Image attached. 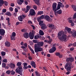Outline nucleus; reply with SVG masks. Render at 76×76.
Instances as JSON below:
<instances>
[{"label":"nucleus","instance_id":"obj_1","mask_svg":"<svg viewBox=\"0 0 76 76\" xmlns=\"http://www.w3.org/2000/svg\"><path fill=\"white\" fill-rule=\"evenodd\" d=\"M44 45V42H39L37 44H35L34 46L35 52V53L41 52L43 51V48L41 47Z\"/></svg>","mask_w":76,"mask_h":76},{"label":"nucleus","instance_id":"obj_2","mask_svg":"<svg viewBox=\"0 0 76 76\" xmlns=\"http://www.w3.org/2000/svg\"><path fill=\"white\" fill-rule=\"evenodd\" d=\"M57 37L59 39H60L61 41H66L67 36L64 34V31H61L59 32Z\"/></svg>","mask_w":76,"mask_h":76},{"label":"nucleus","instance_id":"obj_3","mask_svg":"<svg viewBox=\"0 0 76 76\" xmlns=\"http://www.w3.org/2000/svg\"><path fill=\"white\" fill-rule=\"evenodd\" d=\"M32 32H30L29 33L28 36L31 39H34V34L35 33V31H32Z\"/></svg>","mask_w":76,"mask_h":76},{"label":"nucleus","instance_id":"obj_4","mask_svg":"<svg viewBox=\"0 0 76 76\" xmlns=\"http://www.w3.org/2000/svg\"><path fill=\"white\" fill-rule=\"evenodd\" d=\"M65 69H66L67 71H70L71 70V65L69 64H66L65 66Z\"/></svg>","mask_w":76,"mask_h":76},{"label":"nucleus","instance_id":"obj_5","mask_svg":"<svg viewBox=\"0 0 76 76\" xmlns=\"http://www.w3.org/2000/svg\"><path fill=\"white\" fill-rule=\"evenodd\" d=\"M35 15V10L33 9L30 10L28 16H34Z\"/></svg>","mask_w":76,"mask_h":76},{"label":"nucleus","instance_id":"obj_6","mask_svg":"<svg viewBox=\"0 0 76 76\" xmlns=\"http://www.w3.org/2000/svg\"><path fill=\"white\" fill-rule=\"evenodd\" d=\"M53 6H54V7H56V10H59V9H60V7H61V6L58 5V6L57 8V3H54L53 4L52 7H53Z\"/></svg>","mask_w":76,"mask_h":76},{"label":"nucleus","instance_id":"obj_7","mask_svg":"<svg viewBox=\"0 0 76 76\" xmlns=\"http://www.w3.org/2000/svg\"><path fill=\"white\" fill-rule=\"evenodd\" d=\"M26 16L25 15H22L21 16H19L18 18V19L20 21L22 22L23 19H25V18H26Z\"/></svg>","mask_w":76,"mask_h":76},{"label":"nucleus","instance_id":"obj_8","mask_svg":"<svg viewBox=\"0 0 76 76\" xmlns=\"http://www.w3.org/2000/svg\"><path fill=\"white\" fill-rule=\"evenodd\" d=\"M4 4L5 6H7V2L6 1L4 2L2 0H0V6H2Z\"/></svg>","mask_w":76,"mask_h":76},{"label":"nucleus","instance_id":"obj_9","mask_svg":"<svg viewBox=\"0 0 76 76\" xmlns=\"http://www.w3.org/2000/svg\"><path fill=\"white\" fill-rule=\"evenodd\" d=\"M30 9H31V6L29 5H27L26 7V9H24V12H25V13H28L29 12Z\"/></svg>","mask_w":76,"mask_h":76},{"label":"nucleus","instance_id":"obj_10","mask_svg":"<svg viewBox=\"0 0 76 76\" xmlns=\"http://www.w3.org/2000/svg\"><path fill=\"white\" fill-rule=\"evenodd\" d=\"M56 50V48L55 47H53L51 49H50L49 50V53H54Z\"/></svg>","mask_w":76,"mask_h":76},{"label":"nucleus","instance_id":"obj_11","mask_svg":"<svg viewBox=\"0 0 76 76\" xmlns=\"http://www.w3.org/2000/svg\"><path fill=\"white\" fill-rule=\"evenodd\" d=\"M53 10L54 12V14L56 16H57L58 15V13H57V12H56L57 10H56V7H54V6L53 7Z\"/></svg>","mask_w":76,"mask_h":76},{"label":"nucleus","instance_id":"obj_12","mask_svg":"<svg viewBox=\"0 0 76 76\" xmlns=\"http://www.w3.org/2000/svg\"><path fill=\"white\" fill-rule=\"evenodd\" d=\"M49 27L51 28V29H56V26H54L53 24H49Z\"/></svg>","mask_w":76,"mask_h":76},{"label":"nucleus","instance_id":"obj_13","mask_svg":"<svg viewBox=\"0 0 76 76\" xmlns=\"http://www.w3.org/2000/svg\"><path fill=\"white\" fill-rule=\"evenodd\" d=\"M67 61H70L71 62H73L74 60H75V59L73 57H69L68 58H67L66 60Z\"/></svg>","mask_w":76,"mask_h":76},{"label":"nucleus","instance_id":"obj_14","mask_svg":"<svg viewBox=\"0 0 76 76\" xmlns=\"http://www.w3.org/2000/svg\"><path fill=\"white\" fill-rule=\"evenodd\" d=\"M15 71L17 73H19L21 76H22V75H23V74L22 73V71H21V70L19 69H16L15 70Z\"/></svg>","mask_w":76,"mask_h":76},{"label":"nucleus","instance_id":"obj_15","mask_svg":"<svg viewBox=\"0 0 76 76\" xmlns=\"http://www.w3.org/2000/svg\"><path fill=\"white\" fill-rule=\"evenodd\" d=\"M45 19L48 22H50V20H51V18L48 15H46L45 17Z\"/></svg>","mask_w":76,"mask_h":76},{"label":"nucleus","instance_id":"obj_16","mask_svg":"<svg viewBox=\"0 0 76 76\" xmlns=\"http://www.w3.org/2000/svg\"><path fill=\"white\" fill-rule=\"evenodd\" d=\"M30 64L32 66V67H33L34 68H36V64H35V62L34 61H31Z\"/></svg>","mask_w":76,"mask_h":76},{"label":"nucleus","instance_id":"obj_17","mask_svg":"<svg viewBox=\"0 0 76 76\" xmlns=\"http://www.w3.org/2000/svg\"><path fill=\"white\" fill-rule=\"evenodd\" d=\"M5 45L6 47H9L10 46V43L7 41L5 42Z\"/></svg>","mask_w":76,"mask_h":76},{"label":"nucleus","instance_id":"obj_18","mask_svg":"<svg viewBox=\"0 0 76 76\" xmlns=\"http://www.w3.org/2000/svg\"><path fill=\"white\" fill-rule=\"evenodd\" d=\"M28 35V33H25L23 34V36L25 38H29Z\"/></svg>","mask_w":76,"mask_h":76},{"label":"nucleus","instance_id":"obj_19","mask_svg":"<svg viewBox=\"0 0 76 76\" xmlns=\"http://www.w3.org/2000/svg\"><path fill=\"white\" fill-rule=\"evenodd\" d=\"M5 33V31L3 29H0V34L1 35H4Z\"/></svg>","mask_w":76,"mask_h":76},{"label":"nucleus","instance_id":"obj_20","mask_svg":"<svg viewBox=\"0 0 76 76\" xmlns=\"http://www.w3.org/2000/svg\"><path fill=\"white\" fill-rule=\"evenodd\" d=\"M42 29H45L47 28V26L46 24H43L42 26L41 27Z\"/></svg>","mask_w":76,"mask_h":76},{"label":"nucleus","instance_id":"obj_21","mask_svg":"<svg viewBox=\"0 0 76 76\" xmlns=\"http://www.w3.org/2000/svg\"><path fill=\"white\" fill-rule=\"evenodd\" d=\"M9 66L12 69H13V68H15V65L12 63L10 64Z\"/></svg>","mask_w":76,"mask_h":76},{"label":"nucleus","instance_id":"obj_22","mask_svg":"<svg viewBox=\"0 0 76 76\" xmlns=\"http://www.w3.org/2000/svg\"><path fill=\"white\" fill-rule=\"evenodd\" d=\"M34 1L36 4H37L38 6L40 5V4H39V0H33Z\"/></svg>","mask_w":76,"mask_h":76},{"label":"nucleus","instance_id":"obj_23","mask_svg":"<svg viewBox=\"0 0 76 76\" xmlns=\"http://www.w3.org/2000/svg\"><path fill=\"white\" fill-rule=\"evenodd\" d=\"M24 67L23 68L24 69H27V68H28V66H27L28 64L26 63H24Z\"/></svg>","mask_w":76,"mask_h":76},{"label":"nucleus","instance_id":"obj_24","mask_svg":"<svg viewBox=\"0 0 76 76\" xmlns=\"http://www.w3.org/2000/svg\"><path fill=\"white\" fill-rule=\"evenodd\" d=\"M5 15L9 16H12V14H11L10 12H7L6 13H5Z\"/></svg>","mask_w":76,"mask_h":76},{"label":"nucleus","instance_id":"obj_25","mask_svg":"<svg viewBox=\"0 0 76 76\" xmlns=\"http://www.w3.org/2000/svg\"><path fill=\"white\" fill-rule=\"evenodd\" d=\"M39 34L40 35H44V33L42 31L40 30L39 31Z\"/></svg>","mask_w":76,"mask_h":76},{"label":"nucleus","instance_id":"obj_26","mask_svg":"<svg viewBox=\"0 0 76 76\" xmlns=\"http://www.w3.org/2000/svg\"><path fill=\"white\" fill-rule=\"evenodd\" d=\"M72 7L74 11H76V6L73 5H72Z\"/></svg>","mask_w":76,"mask_h":76},{"label":"nucleus","instance_id":"obj_27","mask_svg":"<svg viewBox=\"0 0 76 76\" xmlns=\"http://www.w3.org/2000/svg\"><path fill=\"white\" fill-rule=\"evenodd\" d=\"M57 13L59 15H61L62 13V10H59L57 12Z\"/></svg>","mask_w":76,"mask_h":76},{"label":"nucleus","instance_id":"obj_28","mask_svg":"<svg viewBox=\"0 0 76 76\" xmlns=\"http://www.w3.org/2000/svg\"><path fill=\"white\" fill-rule=\"evenodd\" d=\"M68 20L69 23H72V18H70L68 19Z\"/></svg>","mask_w":76,"mask_h":76},{"label":"nucleus","instance_id":"obj_29","mask_svg":"<svg viewBox=\"0 0 76 76\" xmlns=\"http://www.w3.org/2000/svg\"><path fill=\"white\" fill-rule=\"evenodd\" d=\"M35 73L37 76H41V74L39 72H38L37 71H35Z\"/></svg>","mask_w":76,"mask_h":76},{"label":"nucleus","instance_id":"obj_30","mask_svg":"<svg viewBox=\"0 0 76 76\" xmlns=\"http://www.w3.org/2000/svg\"><path fill=\"white\" fill-rule=\"evenodd\" d=\"M44 13V12L43 11H39L38 12L37 15H42Z\"/></svg>","mask_w":76,"mask_h":76},{"label":"nucleus","instance_id":"obj_31","mask_svg":"<svg viewBox=\"0 0 76 76\" xmlns=\"http://www.w3.org/2000/svg\"><path fill=\"white\" fill-rule=\"evenodd\" d=\"M44 22L43 21H41L39 23V25H40V26H42L43 25V23Z\"/></svg>","mask_w":76,"mask_h":76},{"label":"nucleus","instance_id":"obj_32","mask_svg":"<svg viewBox=\"0 0 76 76\" xmlns=\"http://www.w3.org/2000/svg\"><path fill=\"white\" fill-rule=\"evenodd\" d=\"M11 40H15V37L13 36H11Z\"/></svg>","mask_w":76,"mask_h":76},{"label":"nucleus","instance_id":"obj_33","mask_svg":"<svg viewBox=\"0 0 76 76\" xmlns=\"http://www.w3.org/2000/svg\"><path fill=\"white\" fill-rule=\"evenodd\" d=\"M1 55L4 56L6 55V52H5L2 51L1 53Z\"/></svg>","mask_w":76,"mask_h":76},{"label":"nucleus","instance_id":"obj_34","mask_svg":"<svg viewBox=\"0 0 76 76\" xmlns=\"http://www.w3.org/2000/svg\"><path fill=\"white\" fill-rule=\"evenodd\" d=\"M22 64V63L20 62H18L17 64V66H20Z\"/></svg>","mask_w":76,"mask_h":76},{"label":"nucleus","instance_id":"obj_35","mask_svg":"<svg viewBox=\"0 0 76 76\" xmlns=\"http://www.w3.org/2000/svg\"><path fill=\"white\" fill-rule=\"evenodd\" d=\"M33 8L35 10H37V6L35 5H34L33 6Z\"/></svg>","mask_w":76,"mask_h":76},{"label":"nucleus","instance_id":"obj_36","mask_svg":"<svg viewBox=\"0 0 76 76\" xmlns=\"http://www.w3.org/2000/svg\"><path fill=\"white\" fill-rule=\"evenodd\" d=\"M6 63H3L2 64V67H6Z\"/></svg>","mask_w":76,"mask_h":76},{"label":"nucleus","instance_id":"obj_37","mask_svg":"<svg viewBox=\"0 0 76 76\" xmlns=\"http://www.w3.org/2000/svg\"><path fill=\"white\" fill-rule=\"evenodd\" d=\"M11 36L15 37L16 36V33L15 32H13Z\"/></svg>","mask_w":76,"mask_h":76},{"label":"nucleus","instance_id":"obj_38","mask_svg":"<svg viewBox=\"0 0 76 76\" xmlns=\"http://www.w3.org/2000/svg\"><path fill=\"white\" fill-rule=\"evenodd\" d=\"M30 50H31V51L32 53V54H35V52H34V50H33V49H32L31 48Z\"/></svg>","mask_w":76,"mask_h":76},{"label":"nucleus","instance_id":"obj_39","mask_svg":"<svg viewBox=\"0 0 76 76\" xmlns=\"http://www.w3.org/2000/svg\"><path fill=\"white\" fill-rule=\"evenodd\" d=\"M41 17H39L37 19V21L38 22H39L41 21Z\"/></svg>","mask_w":76,"mask_h":76},{"label":"nucleus","instance_id":"obj_40","mask_svg":"<svg viewBox=\"0 0 76 76\" xmlns=\"http://www.w3.org/2000/svg\"><path fill=\"white\" fill-rule=\"evenodd\" d=\"M10 72H11V71L10 70H8L6 72V73L8 75H9L10 73Z\"/></svg>","mask_w":76,"mask_h":76},{"label":"nucleus","instance_id":"obj_41","mask_svg":"<svg viewBox=\"0 0 76 76\" xmlns=\"http://www.w3.org/2000/svg\"><path fill=\"white\" fill-rule=\"evenodd\" d=\"M55 55L57 56H59V55H60V53H59L57 52L55 53Z\"/></svg>","mask_w":76,"mask_h":76},{"label":"nucleus","instance_id":"obj_42","mask_svg":"<svg viewBox=\"0 0 76 76\" xmlns=\"http://www.w3.org/2000/svg\"><path fill=\"white\" fill-rule=\"evenodd\" d=\"M11 75H13L14 74H15V72L13 71V70H12L11 72Z\"/></svg>","mask_w":76,"mask_h":76},{"label":"nucleus","instance_id":"obj_43","mask_svg":"<svg viewBox=\"0 0 76 76\" xmlns=\"http://www.w3.org/2000/svg\"><path fill=\"white\" fill-rule=\"evenodd\" d=\"M33 41L34 43H38V41L36 40H33Z\"/></svg>","mask_w":76,"mask_h":76},{"label":"nucleus","instance_id":"obj_44","mask_svg":"<svg viewBox=\"0 0 76 76\" xmlns=\"http://www.w3.org/2000/svg\"><path fill=\"white\" fill-rule=\"evenodd\" d=\"M3 62L4 63H7V60L6 59H5L3 60Z\"/></svg>","mask_w":76,"mask_h":76},{"label":"nucleus","instance_id":"obj_45","mask_svg":"<svg viewBox=\"0 0 76 76\" xmlns=\"http://www.w3.org/2000/svg\"><path fill=\"white\" fill-rule=\"evenodd\" d=\"M2 12H3V13H6V10L5 9H3Z\"/></svg>","mask_w":76,"mask_h":76},{"label":"nucleus","instance_id":"obj_46","mask_svg":"<svg viewBox=\"0 0 76 76\" xmlns=\"http://www.w3.org/2000/svg\"><path fill=\"white\" fill-rule=\"evenodd\" d=\"M10 10V12H12L13 10V9L12 7H10L9 8Z\"/></svg>","mask_w":76,"mask_h":76},{"label":"nucleus","instance_id":"obj_47","mask_svg":"<svg viewBox=\"0 0 76 76\" xmlns=\"http://www.w3.org/2000/svg\"><path fill=\"white\" fill-rule=\"evenodd\" d=\"M38 37H39V36H35L34 38L35 39H38Z\"/></svg>","mask_w":76,"mask_h":76},{"label":"nucleus","instance_id":"obj_48","mask_svg":"<svg viewBox=\"0 0 76 76\" xmlns=\"http://www.w3.org/2000/svg\"><path fill=\"white\" fill-rule=\"evenodd\" d=\"M73 19H76V12L74 14L73 17Z\"/></svg>","mask_w":76,"mask_h":76},{"label":"nucleus","instance_id":"obj_49","mask_svg":"<svg viewBox=\"0 0 76 76\" xmlns=\"http://www.w3.org/2000/svg\"><path fill=\"white\" fill-rule=\"evenodd\" d=\"M58 3V5L60 6H62V3H61V2H59Z\"/></svg>","mask_w":76,"mask_h":76},{"label":"nucleus","instance_id":"obj_50","mask_svg":"<svg viewBox=\"0 0 76 76\" xmlns=\"http://www.w3.org/2000/svg\"><path fill=\"white\" fill-rule=\"evenodd\" d=\"M18 68H19L17 69H19V70H21V71H22V70H21V69L22 68V66H19L18 67Z\"/></svg>","mask_w":76,"mask_h":76},{"label":"nucleus","instance_id":"obj_51","mask_svg":"<svg viewBox=\"0 0 76 76\" xmlns=\"http://www.w3.org/2000/svg\"><path fill=\"white\" fill-rule=\"evenodd\" d=\"M28 59H29V60H32V58L31 56H28Z\"/></svg>","mask_w":76,"mask_h":76},{"label":"nucleus","instance_id":"obj_52","mask_svg":"<svg viewBox=\"0 0 76 76\" xmlns=\"http://www.w3.org/2000/svg\"><path fill=\"white\" fill-rule=\"evenodd\" d=\"M31 26L32 28H33V29H35V27L33 25H31Z\"/></svg>","mask_w":76,"mask_h":76},{"label":"nucleus","instance_id":"obj_53","mask_svg":"<svg viewBox=\"0 0 76 76\" xmlns=\"http://www.w3.org/2000/svg\"><path fill=\"white\" fill-rule=\"evenodd\" d=\"M28 23H29V24H32V21H28Z\"/></svg>","mask_w":76,"mask_h":76},{"label":"nucleus","instance_id":"obj_54","mask_svg":"<svg viewBox=\"0 0 76 76\" xmlns=\"http://www.w3.org/2000/svg\"><path fill=\"white\" fill-rule=\"evenodd\" d=\"M15 13H17L18 12V10L17 8L15 9Z\"/></svg>","mask_w":76,"mask_h":76},{"label":"nucleus","instance_id":"obj_55","mask_svg":"<svg viewBox=\"0 0 76 76\" xmlns=\"http://www.w3.org/2000/svg\"><path fill=\"white\" fill-rule=\"evenodd\" d=\"M11 6H12V7H13L15 6V4H13V3H11Z\"/></svg>","mask_w":76,"mask_h":76},{"label":"nucleus","instance_id":"obj_56","mask_svg":"<svg viewBox=\"0 0 76 76\" xmlns=\"http://www.w3.org/2000/svg\"><path fill=\"white\" fill-rule=\"evenodd\" d=\"M39 18H40L41 19H43L44 18V15H42Z\"/></svg>","mask_w":76,"mask_h":76},{"label":"nucleus","instance_id":"obj_57","mask_svg":"<svg viewBox=\"0 0 76 76\" xmlns=\"http://www.w3.org/2000/svg\"><path fill=\"white\" fill-rule=\"evenodd\" d=\"M21 32H25V29H23L21 30Z\"/></svg>","mask_w":76,"mask_h":76},{"label":"nucleus","instance_id":"obj_58","mask_svg":"<svg viewBox=\"0 0 76 76\" xmlns=\"http://www.w3.org/2000/svg\"><path fill=\"white\" fill-rule=\"evenodd\" d=\"M6 20H7L8 22H10V18H7Z\"/></svg>","mask_w":76,"mask_h":76},{"label":"nucleus","instance_id":"obj_59","mask_svg":"<svg viewBox=\"0 0 76 76\" xmlns=\"http://www.w3.org/2000/svg\"><path fill=\"white\" fill-rule=\"evenodd\" d=\"M43 69L45 70V71H46V72H47L48 70L47 69V68H46V67H43Z\"/></svg>","mask_w":76,"mask_h":76},{"label":"nucleus","instance_id":"obj_60","mask_svg":"<svg viewBox=\"0 0 76 76\" xmlns=\"http://www.w3.org/2000/svg\"><path fill=\"white\" fill-rule=\"evenodd\" d=\"M24 2L26 5H28V1H24Z\"/></svg>","mask_w":76,"mask_h":76},{"label":"nucleus","instance_id":"obj_61","mask_svg":"<svg viewBox=\"0 0 76 76\" xmlns=\"http://www.w3.org/2000/svg\"><path fill=\"white\" fill-rule=\"evenodd\" d=\"M24 45L26 47H27V46H28V44L27 43H25L24 44Z\"/></svg>","mask_w":76,"mask_h":76},{"label":"nucleus","instance_id":"obj_62","mask_svg":"<svg viewBox=\"0 0 76 76\" xmlns=\"http://www.w3.org/2000/svg\"><path fill=\"white\" fill-rule=\"evenodd\" d=\"M71 23V26H74L75 25L74 24V23L72 22Z\"/></svg>","mask_w":76,"mask_h":76},{"label":"nucleus","instance_id":"obj_63","mask_svg":"<svg viewBox=\"0 0 76 76\" xmlns=\"http://www.w3.org/2000/svg\"><path fill=\"white\" fill-rule=\"evenodd\" d=\"M65 7L66 8H68V7H69V6L68 5L66 4V5Z\"/></svg>","mask_w":76,"mask_h":76},{"label":"nucleus","instance_id":"obj_64","mask_svg":"<svg viewBox=\"0 0 76 76\" xmlns=\"http://www.w3.org/2000/svg\"><path fill=\"white\" fill-rule=\"evenodd\" d=\"M73 46H74V47H76V42L74 43L73 44Z\"/></svg>","mask_w":76,"mask_h":76}]
</instances>
